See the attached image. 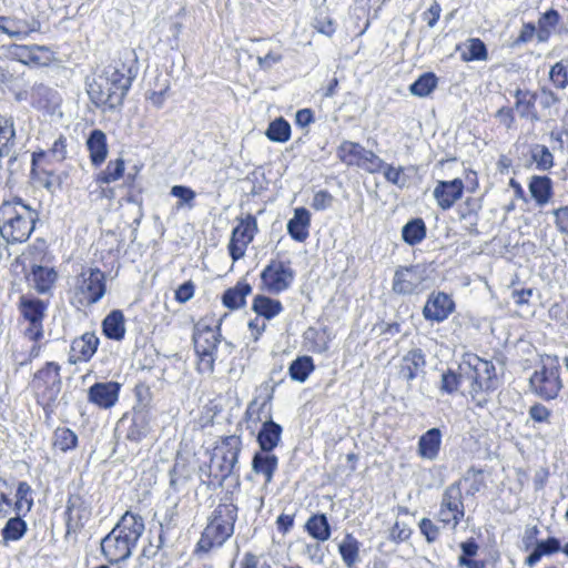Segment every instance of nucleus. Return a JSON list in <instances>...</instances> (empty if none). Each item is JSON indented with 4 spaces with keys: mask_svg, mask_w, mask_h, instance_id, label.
I'll list each match as a JSON object with an SVG mask.
<instances>
[{
    "mask_svg": "<svg viewBox=\"0 0 568 568\" xmlns=\"http://www.w3.org/2000/svg\"><path fill=\"white\" fill-rule=\"evenodd\" d=\"M138 75L134 53H123L113 59L103 70L94 74L88 84L91 102L102 111L120 108Z\"/></svg>",
    "mask_w": 568,
    "mask_h": 568,
    "instance_id": "f257e3e1",
    "label": "nucleus"
},
{
    "mask_svg": "<svg viewBox=\"0 0 568 568\" xmlns=\"http://www.w3.org/2000/svg\"><path fill=\"white\" fill-rule=\"evenodd\" d=\"M239 506L233 493H226L209 515L206 525L195 544L196 555H207L222 548L234 535Z\"/></svg>",
    "mask_w": 568,
    "mask_h": 568,
    "instance_id": "f03ea898",
    "label": "nucleus"
},
{
    "mask_svg": "<svg viewBox=\"0 0 568 568\" xmlns=\"http://www.w3.org/2000/svg\"><path fill=\"white\" fill-rule=\"evenodd\" d=\"M145 529L143 517L126 510L100 542L101 554L109 564L129 559Z\"/></svg>",
    "mask_w": 568,
    "mask_h": 568,
    "instance_id": "7ed1b4c3",
    "label": "nucleus"
},
{
    "mask_svg": "<svg viewBox=\"0 0 568 568\" xmlns=\"http://www.w3.org/2000/svg\"><path fill=\"white\" fill-rule=\"evenodd\" d=\"M468 384L467 396L475 408H485L497 389L498 377L495 364L475 353H465L458 365Z\"/></svg>",
    "mask_w": 568,
    "mask_h": 568,
    "instance_id": "20e7f679",
    "label": "nucleus"
},
{
    "mask_svg": "<svg viewBox=\"0 0 568 568\" xmlns=\"http://www.w3.org/2000/svg\"><path fill=\"white\" fill-rule=\"evenodd\" d=\"M466 507L462 490V481L456 480L448 485L440 497L436 513V525L430 518L424 517L418 523L420 534L427 542H435L440 535V528L455 531L464 521Z\"/></svg>",
    "mask_w": 568,
    "mask_h": 568,
    "instance_id": "39448f33",
    "label": "nucleus"
},
{
    "mask_svg": "<svg viewBox=\"0 0 568 568\" xmlns=\"http://www.w3.org/2000/svg\"><path fill=\"white\" fill-rule=\"evenodd\" d=\"M38 212L19 196L0 203V237L8 245L26 243L36 229Z\"/></svg>",
    "mask_w": 568,
    "mask_h": 568,
    "instance_id": "423d86ee",
    "label": "nucleus"
},
{
    "mask_svg": "<svg viewBox=\"0 0 568 568\" xmlns=\"http://www.w3.org/2000/svg\"><path fill=\"white\" fill-rule=\"evenodd\" d=\"M243 440L240 435L222 436L216 442L211 463L207 466L206 478L203 483L209 488L222 487L224 481L236 470Z\"/></svg>",
    "mask_w": 568,
    "mask_h": 568,
    "instance_id": "0eeeda50",
    "label": "nucleus"
},
{
    "mask_svg": "<svg viewBox=\"0 0 568 568\" xmlns=\"http://www.w3.org/2000/svg\"><path fill=\"white\" fill-rule=\"evenodd\" d=\"M30 392L47 418H51L62 389L61 365L53 361L45 362L31 376Z\"/></svg>",
    "mask_w": 568,
    "mask_h": 568,
    "instance_id": "6e6552de",
    "label": "nucleus"
},
{
    "mask_svg": "<svg viewBox=\"0 0 568 568\" xmlns=\"http://www.w3.org/2000/svg\"><path fill=\"white\" fill-rule=\"evenodd\" d=\"M529 388L536 397L545 402H551L559 397L564 388V381L557 355L544 354L540 356L537 368L529 377Z\"/></svg>",
    "mask_w": 568,
    "mask_h": 568,
    "instance_id": "1a4fd4ad",
    "label": "nucleus"
},
{
    "mask_svg": "<svg viewBox=\"0 0 568 568\" xmlns=\"http://www.w3.org/2000/svg\"><path fill=\"white\" fill-rule=\"evenodd\" d=\"M105 292V274L98 267H87L75 276L69 300L77 307L89 306L98 303Z\"/></svg>",
    "mask_w": 568,
    "mask_h": 568,
    "instance_id": "9d476101",
    "label": "nucleus"
},
{
    "mask_svg": "<svg viewBox=\"0 0 568 568\" xmlns=\"http://www.w3.org/2000/svg\"><path fill=\"white\" fill-rule=\"evenodd\" d=\"M34 506V490L26 480L16 485L0 476V519L11 514H29Z\"/></svg>",
    "mask_w": 568,
    "mask_h": 568,
    "instance_id": "9b49d317",
    "label": "nucleus"
},
{
    "mask_svg": "<svg viewBox=\"0 0 568 568\" xmlns=\"http://www.w3.org/2000/svg\"><path fill=\"white\" fill-rule=\"evenodd\" d=\"M296 277L293 263L284 254L277 253L261 271V290L271 294L278 295L288 291Z\"/></svg>",
    "mask_w": 568,
    "mask_h": 568,
    "instance_id": "f8f14e48",
    "label": "nucleus"
},
{
    "mask_svg": "<svg viewBox=\"0 0 568 568\" xmlns=\"http://www.w3.org/2000/svg\"><path fill=\"white\" fill-rule=\"evenodd\" d=\"M336 158L346 166H356L371 174L379 173L383 169V160L374 151L351 140L339 143L336 148Z\"/></svg>",
    "mask_w": 568,
    "mask_h": 568,
    "instance_id": "ddd939ff",
    "label": "nucleus"
},
{
    "mask_svg": "<svg viewBox=\"0 0 568 568\" xmlns=\"http://www.w3.org/2000/svg\"><path fill=\"white\" fill-rule=\"evenodd\" d=\"M125 172V161L123 158L112 159L108 162L106 166L97 174L95 182L102 185H109L113 182L123 179V186L126 189L125 201L129 203L136 202V197L141 194L142 190L139 186V172L140 169L135 165L133 172Z\"/></svg>",
    "mask_w": 568,
    "mask_h": 568,
    "instance_id": "4468645a",
    "label": "nucleus"
},
{
    "mask_svg": "<svg viewBox=\"0 0 568 568\" xmlns=\"http://www.w3.org/2000/svg\"><path fill=\"white\" fill-rule=\"evenodd\" d=\"M2 50L11 62H19L30 69L47 68L55 60L54 52L47 45L12 42L2 45Z\"/></svg>",
    "mask_w": 568,
    "mask_h": 568,
    "instance_id": "2eb2a0df",
    "label": "nucleus"
},
{
    "mask_svg": "<svg viewBox=\"0 0 568 568\" xmlns=\"http://www.w3.org/2000/svg\"><path fill=\"white\" fill-rule=\"evenodd\" d=\"M18 310L22 318L28 323L23 336L31 342H40L44 336L43 321L45 318L48 303L22 295L18 302Z\"/></svg>",
    "mask_w": 568,
    "mask_h": 568,
    "instance_id": "dca6fc26",
    "label": "nucleus"
},
{
    "mask_svg": "<svg viewBox=\"0 0 568 568\" xmlns=\"http://www.w3.org/2000/svg\"><path fill=\"white\" fill-rule=\"evenodd\" d=\"M258 233V223L255 215L247 213L236 217V225L231 232L227 252L233 262L244 257L248 245Z\"/></svg>",
    "mask_w": 568,
    "mask_h": 568,
    "instance_id": "f3484780",
    "label": "nucleus"
},
{
    "mask_svg": "<svg viewBox=\"0 0 568 568\" xmlns=\"http://www.w3.org/2000/svg\"><path fill=\"white\" fill-rule=\"evenodd\" d=\"M92 516V507L84 495L70 493L64 509L65 538H74L82 531Z\"/></svg>",
    "mask_w": 568,
    "mask_h": 568,
    "instance_id": "a211bd4d",
    "label": "nucleus"
},
{
    "mask_svg": "<svg viewBox=\"0 0 568 568\" xmlns=\"http://www.w3.org/2000/svg\"><path fill=\"white\" fill-rule=\"evenodd\" d=\"M426 281L422 265L399 266L394 273L392 290L397 295H413L423 290Z\"/></svg>",
    "mask_w": 568,
    "mask_h": 568,
    "instance_id": "6ab92c4d",
    "label": "nucleus"
},
{
    "mask_svg": "<svg viewBox=\"0 0 568 568\" xmlns=\"http://www.w3.org/2000/svg\"><path fill=\"white\" fill-rule=\"evenodd\" d=\"M122 385L116 381L95 382L87 390V399L100 410L113 408L120 399Z\"/></svg>",
    "mask_w": 568,
    "mask_h": 568,
    "instance_id": "aec40b11",
    "label": "nucleus"
},
{
    "mask_svg": "<svg viewBox=\"0 0 568 568\" xmlns=\"http://www.w3.org/2000/svg\"><path fill=\"white\" fill-rule=\"evenodd\" d=\"M456 311V303L453 297L443 291L432 292L423 307V316L432 323L446 321Z\"/></svg>",
    "mask_w": 568,
    "mask_h": 568,
    "instance_id": "412c9836",
    "label": "nucleus"
},
{
    "mask_svg": "<svg viewBox=\"0 0 568 568\" xmlns=\"http://www.w3.org/2000/svg\"><path fill=\"white\" fill-rule=\"evenodd\" d=\"M40 29L41 23L34 17L0 16V32L10 38L24 40L31 34L40 32Z\"/></svg>",
    "mask_w": 568,
    "mask_h": 568,
    "instance_id": "4be33fe9",
    "label": "nucleus"
},
{
    "mask_svg": "<svg viewBox=\"0 0 568 568\" xmlns=\"http://www.w3.org/2000/svg\"><path fill=\"white\" fill-rule=\"evenodd\" d=\"M464 190V182L459 178L438 181L433 190V196L442 211H448L463 197Z\"/></svg>",
    "mask_w": 568,
    "mask_h": 568,
    "instance_id": "5701e85b",
    "label": "nucleus"
},
{
    "mask_svg": "<svg viewBox=\"0 0 568 568\" xmlns=\"http://www.w3.org/2000/svg\"><path fill=\"white\" fill-rule=\"evenodd\" d=\"M30 175L45 189L58 182L59 178L48 152L41 150L32 153Z\"/></svg>",
    "mask_w": 568,
    "mask_h": 568,
    "instance_id": "b1692460",
    "label": "nucleus"
},
{
    "mask_svg": "<svg viewBox=\"0 0 568 568\" xmlns=\"http://www.w3.org/2000/svg\"><path fill=\"white\" fill-rule=\"evenodd\" d=\"M99 344V337L93 332H87L74 338L71 344L69 362L71 364L89 362L97 353Z\"/></svg>",
    "mask_w": 568,
    "mask_h": 568,
    "instance_id": "393cba45",
    "label": "nucleus"
},
{
    "mask_svg": "<svg viewBox=\"0 0 568 568\" xmlns=\"http://www.w3.org/2000/svg\"><path fill=\"white\" fill-rule=\"evenodd\" d=\"M333 338H334V335H333L331 328L327 326H323V327L310 326L303 333L304 347L313 354L326 353L331 347V343H332Z\"/></svg>",
    "mask_w": 568,
    "mask_h": 568,
    "instance_id": "a878e982",
    "label": "nucleus"
},
{
    "mask_svg": "<svg viewBox=\"0 0 568 568\" xmlns=\"http://www.w3.org/2000/svg\"><path fill=\"white\" fill-rule=\"evenodd\" d=\"M515 104L514 109L521 119L531 122L539 121L540 116L537 110L538 93L529 89H516L514 91Z\"/></svg>",
    "mask_w": 568,
    "mask_h": 568,
    "instance_id": "bb28decb",
    "label": "nucleus"
},
{
    "mask_svg": "<svg viewBox=\"0 0 568 568\" xmlns=\"http://www.w3.org/2000/svg\"><path fill=\"white\" fill-rule=\"evenodd\" d=\"M85 146L91 164L95 168L101 166L109 154L106 134L100 129L92 130L87 139Z\"/></svg>",
    "mask_w": 568,
    "mask_h": 568,
    "instance_id": "cd10ccee",
    "label": "nucleus"
},
{
    "mask_svg": "<svg viewBox=\"0 0 568 568\" xmlns=\"http://www.w3.org/2000/svg\"><path fill=\"white\" fill-rule=\"evenodd\" d=\"M426 365V356L422 348L409 349L402 358L398 368L400 378L410 382L415 379Z\"/></svg>",
    "mask_w": 568,
    "mask_h": 568,
    "instance_id": "c85d7f7f",
    "label": "nucleus"
},
{
    "mask_svg": "<svg viewBox=\"0 0 568 568\" xmlns=\"http://www.w3.org/2000/svg\"><path fill=\"white\" fill-rule=\"evenodd\" d=\"M31 104L39 111L53 114L60 106V98L57 91L44 84H38L32 88Z\"/></svg>",
    "mask_w": 568,
    "mask_h": 568,
    "instance_id": "c756f323",
    "label": "nucleus"
},
{
    "mask_svg": "<svg viewBox=\"0 0 568 568\" xmlns=\"http://www.w3.org/2000/svg\"><path fill=\"white\" fill-rule=\"evenodd\" d=\"M311 219V213L306 207H296L293 217L287 222L288 235L296 242H305L310 236Z\"/></svg>",
    "mask_w": 568,
    "mask_h": 568,
    "instance_id": "7c9ffc66",
    "label": "nucleus"
},
{
    "mask_svg": "<svg viewBox=\"0 0 568 568\" xmlns=\"http://www.w3.org/2000/svg\"><path fill=\"white\" fill-rule=\"evenodd\" d=\"M252 293V286L246 280L237 281L232 287L224 291L221 302L230 311L240 310L245 306L246 297Z\"/></svg>",
    "mask_w": 568,
    "mask_h": 568,
    "instance_id": "2f4dec72",
    "label": "nucleus"
},
{
    "mask_svg": "<svg viewBox=\"0 0 568 568\" xmlns=\"http://www.w3.org/2000/svg\"><path fill=\"white\" fill-rule=\"evenodd\" d=\"M221 335L209 325L196 326L193 333L194 352L217 353L221 343Z\"/></svg>",
    "mask_w": 568,
    "mask_h": 568,
    "instance_id": "473e14b6",
    "label": "nucleus"
},
{
    "mask_svg": "<svg viewBox=\"0 0 568 568\" xmlns=\"http://www.w3.org/2000/svg\"><path fill=\"white\" fill-rule=\"evenodd\" d=\"M561 550V541L557 537H548L546 539L537 540L532 551L525 558V566L535 567L542 557H550Z\"/></svg>",
    "mask_w": 568,
    "mask_h": 568,
    "instance_id": "72a5a7b5",
    "label": "nucleus"
},
{
    "mask_svg": "<svg viewBox=\"0 0 568 568\" xmlns=\"http://www.w3.org/2000/svg\"><path fill=\"white\" fill-rule=\"evenodd\" d=\"M442 432L439 428H430L424 433L417 444V453L424 459L434 460L438 457L442 447Z\"/></svg>",
    "mask_w": 568,
    "mask_h": 568,
    "instance_id": "f704fd0d",
    "label": "nucleus"
},
{
    "mask_svg": "<svg viewBox=\"0 0 568 568\" xmlns=\"http://www.w3.org/2000/svg\"><path fill=\"white\" fill-rule=\"evenodd\" d=\"M283 428L280 424L270 419L262 424L256 440L263 453H272L280 444Z\"/></svg>",
    "mask_w": 568,
    "mask_h": 568,
    "instance_id": "c9c22d12",
    "label": "nucleus"
},
{
    "mask_svg": "<svg viewBox=\"0 0 568 568\" xmlns=\"http://www.w3.org/2000/svg\"><path fill=\"white\" fill-rule=\"evenodd\" d=\"M561 16L557 9L550 8L547 11L542 12L537 21V41L538 42H548L551 36L556 32L560 33V30H557L561 21Z\"/></svg>",
    "mask_w": 568,
    "mask_h": 568,
    "instance_id": "e433bc0d",
    "label": "nucleus"
},
{
    "mask_svg": "<svg viewBox=\"0 0 568 568\" xmlns=\"http://www.w3.org/2000/svg\"><path fill=\"white\" fill-rule=\"evenodd\" d=\"M102 333L106 338L118 342L125 337V317L121 310H113L103 318Z\"/></svg>",
    "mask_w": 568,
    "mask_h": 568,
    "instance_id": "4c0bfd02",
    "label": "nucleus"
},
{
    "mask_svg": "<svg viewBox=\"0 0 568 568\" xmlns=\"http://www.w3.org/2000/svg\"><path fill=\"white\" fill-rule=\"evenodd\" d=\"M278 467V458L272 453L257 452L252 458V469L257 475H263L265 484L273 481Z\"/></svg>",
    "mask_w": 568,
    "mask_h": 568,
    "instance_id": "58836bf2",
    "label": "nucleus"
},
{
    "mask_svg": "<svg viewBox=\"0 0 568 568\" xmlns=\"http://www.w3.org/2000/svg\"><path fill=\"white\" fill-rule=\"evenodd\" d=\"M528 189L531 197L539 206L546 205L554 195L552 181L547 175H532Z\"/></svg>",
    "mask_w": 568,
    "mask_h": 568,
    "instance_id": "ea45409f",
    "label": "nucleus"
},
{
    "mask_svg": "<svg viewBox=\"0 0 568 568\" xmlns=\"http://www.w3.org/2000/svg\"><path fill=\"white\" fill-rule=\"evenodd\" d=\"M284 310L282 302L265 294H257L252 301V311L270 321L280 315Z\"/></svg>",
    "mask_w": 568,
    "mask_h": 568,
    "instance_id": "a19ab883",
    "label": "nucleus"
},
{
    "mask_svg": "<svg viewBox=\"0 0 568 568\" xmlns=\"http://www.w3.org/2000/svg\"><path fill=\"white\" fill-rule=\"evenodd\" d=\"M31 278L36 291L44 294L54 286L58 280V272L53 267L34 265L31 270Z\"/></svg>",
    "mask_w": 568,
    "mask_h": 568,
    "instance_id": "79ce46f5",
    "label": "nucleus"
},
{
    "mask_svg": "<svg viewBox=\"0 0 568 568\" xmlns=\"http://www.w3.org/2000/svg\"><path fill=\"white\" fill-rule=\"evenodd\" d=\"M150 432V420L145 413H134L125 430L124 438L131 443H140Z\"/></svg>",
    "mask_w": 568,
    "mask_h": 568,
    "instance_id": "37998d69",
    "label": "nucleus"
},
{
    "mask_svg": "<svg viewBox=\"0 0 568 568\" xmlns=\"http://www.w3.org/2000/svg\"><path fill=\"white\" fill-rule=\"evenodd\" d=\"M306 532L317 541H326L329 539L332 530L327 516L322 513L312 515L305 523Z\"/></svg>",
    "mask_w": 568,
    "mask_h": 568,
    "instance_id": "c03bdc74",
    "label": "nucleus"
},
{
    "mask_svg": "<svg viewBox=\"0 0 568 568\" xmlns=\"http://www.w3.org/2000/svg\"><path fill=\"white\" fill-rule=\"evenodd\" d=\"M16 144V129L12 116L0 114V159L7 158Z\"/></svg>",
    "mask_w": 568,
    "mask_h": 568,
    "instance_id": "a18cd8bd",
    "label": "nucleus"
},
{
    "mask_svg": "<svg viewBox=\"0 0 568 568\" xmlns=\"http://www.w3.org/2000/svg\"><path fill=\"white\" fill-rule=\"evenodd\" d=\"M28 514L14 515L8 517V520L1 529V537L4 542L18 541L28 531V524L23 519Z\"/></svg>",
    "mask_w": 568,
    "mask_h": 568,
    "instance_id": "49530a36",
    "label": "nucleus"
},
{
    "mask_svg": "<svg viewBox=\"0 0 568 568\" xmlns=\"http://www.w3.org/2000/svg\"><path fill=\"white\" fill-rule=\"evenodd\" d=\"M426 235L427 227L424 220L420 217L408 221L402 229V239L410 246L422 243L426 239Z\"/></svg>",
    "mask_w": 568,
    "mask_h": 568,
    "instance_id": "de8ad7c7",
    "label": "nucleus"
},
{
    "mask_svg": "<svg viewBox=\"0 0 568 568\" xmlns=\"http://www.w3.org/2000/svg\"><path fill=\"white\" fill-rule=\"evenodd\" d=\"M462 554L458 557V566L466 568H486L484 560H477L474 557L479 551V545L475 538H468L460 544Z\"/></svg>",
    "mask_w": 568,
    "mask_h": 568,
    "instance_id": "09e8293b",
    "label": "nucleus"
},
{
    "mask_svg": "<svg viewBox=\"0 0 568 568\" xmlns=\"http://www.w3.org/2000/svg\"><path fill=\"white\" fill-rule=\"evenodd\" d=\"M79 445L78 435L69 427H57L52 435V448L61 453L75 449Z\"/></svg>",
    "mask_w": 568,
    "mask_h": 568,
    "instance_id": "8fccbe9b",
    "label": "nucleus"
},
{
    "mask_svg": "<svg viewBox=\"0 0 568 568\" xmlns=\"http://www.w3.org/2000/svg\"><path fill=\"white\" fill-rule=\"evenodd\" d=\"M315 371L314 359L308 355L296 357L288 366L290 377L298 383L307 381L310 375Z\"/></svg>",
    "mask_w": 568,
    "mask_h": 568,
    "instance_id": "3c124183",
    "label": "nucleus"
},
{
    "mask_svg": "<svg viewBox=\"0 0 568 568\" xmlns=\"http://www.w3.org/2000/svg\"><path fill=\"white\" fill-rule=\"evenodd\" d=\"M23 73H19L12 62L3 54L0 55V89L13 90L22 80Z\"/></svg>",
    "mask_w": 568,
    "mask_h": 568,
    "instance_id": "603ef678",
    "label": "nucleus"
},
{
    "mask_svg": "<svg viewBox=\"0 0 568 568\" xmlns=\"http://www.w3.org/2000/svg\"><path fill=\"white\" fill-rule=\"evenodd\" d=\"M359 547L361 542L352 534H346L338 545V552L347 568H353L359 561Z\"/></svg>",
    "mask_w": 568,
    "mask_h": 568,
    "instance_id": "864d4df0",
    "label": "nucleus"
},
{
    "mask_svg": "<svg viewBox=\"0 0 568 568\" xmlns=\"http://www.w3.org/2000/svg\"><path fill=\"white\" fill-rule=\"evenodd\" d=\"M488 59V49L480 38H469L465 42V50L460 52L463 62L486 61Z\"/></svg>",
    "mask_w": 568,
    "mask_h": 568,
    "instance_id": "5fc2aeb1",
    "label": "nucleus"
},
{
    "mask_svg": "<svg viewBox=\"0 0 568 568\" xmlns=\"http://www.w3.org/2000/svg\"><path fill=\"white\" fill-rule=\"evenodd\" d=\"M437 75L434 72H425L409 85V91L415 97L426 98L437 88Z\"/></svg>",
    "mask_w": 568,
    "mask_h": 568,
    "instance_id": "6e6d98bb",
    "label": "nucleus"
},
{
    "mask_svg": "<svg viewBox=\"0 0 568 568\" xmlns=\"http://www.w3.org/2000/svg\"><path fill=\"white\" fill-rule=\"evenodd\" d=\"M292 130L290 123L282 116L273 120L265 132L266 138L272 142L285 143L291 139Z\"/></svg>",
    "mask_w": 568,
    "mask_h": 568,
    "instance_id": "4d7b16f0",
    "label": "nucleus"
},
{
    "mask_svg": "<svg viewBox=\"0 0 568 568\" xmlns=\"http://www.w3.org/2000/svg\"><path fill=\"white\" fill-rule=\"evenodd\" d=\"M548 80L557 90L568 88V60L557 61L550 67Z\"/></svg>",
    "mask_w": 568,
    "mask_h": 568,
    "instance_id": "13d9d810",
    "label": "nucleus"
},
{
    "mask_svg": "<svg viewBox=\"0 0 568 568\" xmlns=\"http://www.w3.org/2000/svg\"><path fill=\"white\" fill-rule=\"evenodd\" d=\"M462 379H464L463 372L457 373L448 368L442 374L439 390L443 394L452 395L459 389Z\"/></svg>",
    "mask_w": 568,
    "mask_h": 568,
    "instance_id": "bf43d9fd",
    "label": "nucleus"
},
{
    "mask_svg": "<svg viewBox=\"0 0 568 568\" xmlns=\"http://www.w3.org/2000/svg\"><path fill=\"white\" fill-rule=\"evenodd\" d=\"M196 356L195 369L199 374L211 375L215 369L217 353L214 352H194Z\"/></svg>",
    "mask_w": 568,
    "mask_h": 568,
    "instance_id": "052dcab7",
    "label": "nucleus"
},
{
    "mask_svg": "<svg viewBox=\"0 0 568 568\" xmlns=\"http://www.w3.org/2000/svg\"><path fill=\"white\" fill-rule=\"evenodd\" d=\"M531 158L538 170L549 171L555 165L554 155L546 145H537Z\"/></svg>",
    "mask_w": 568,
    "mask_h": 568,
    "instance_id": "680f3d73",
    "label": "nucleus"
},
{
    "mask_svg": "<svg viewBox=\"0 0 568 568\" xmlns=\"http://www.w3.org/2000/svg\"><path fill=\"white\" fill-rule=\"evenodd\" d=\"M384 178L387 182L397 185L399 187L404 186L405 179H404V168L398 166L395 168L392 164H386L383 161V169Z\"/></svg>",
    "mask_w": 568,
    "mask_h": 568,
    "instance_id": "e2e57ef3",
    "label": "nucleus"
},
{
    "mask_svg": "<svg viewBox=\"0 0 568 568\" xmlns=\"http://www.w3.org/2000/svg\"><path fill=\"white\" fill-rule=\"evenodd\" d=\"M67 138L63 134H59V136L54 140L53 144L47 152L48 155H50L57 162H63L67 159Z\"/></svg>",
    "mask_w": 568,
    "mask_h": 568,
    "instance_id": "0e129e2a",
    "label": "nucleus"
},
{
    "mask_svg": "<svg viewBox=\"0 0 568 568\" xmlns=\"http://www.w3.org/2000/svg\"><path fill=\"white\" fill-rule=\"evenodd\" d=\"M498 122L506 129H514L516 126V111L514 106L503 105L495 114Z\"/></svg>",
    "mask_w": 568,
    "mask_h": 568,
    "instance_id": "69168bd1",
    "label": "nucleus"
},
{
    "mask_svg": "<svg viewBox=\"0 0 568 568\" xmlns=\"http://www.w3.org/2000/svg\"><path fill=\"white\" fill-rule=\"evenodd\" d=\"M412 536V529L405 523L395 521L389 530V539L396 544L408 540Z\"/></svg>",
    "mask_w": 568,
    "mask_h": 568,
    "instance_id": "338daca9",
    "label": "nucleus"
},
{
    "mask_svg": "<svg viewBox=\"0 0 568 568\" xmlns=\"http://www.w3.org/2000/svg\"><path fill=\"white\" fill-rule=\"evenodd\" d=\"M313 27L320 33L332 36L335 32V22L331 17L321 12L314 20Z\"/></svg>",
    "mask_w": 568,
    "mask_h": 568,
    "instance_id": "774afa93",
    "label": "nucleus"
}]
</instances>
